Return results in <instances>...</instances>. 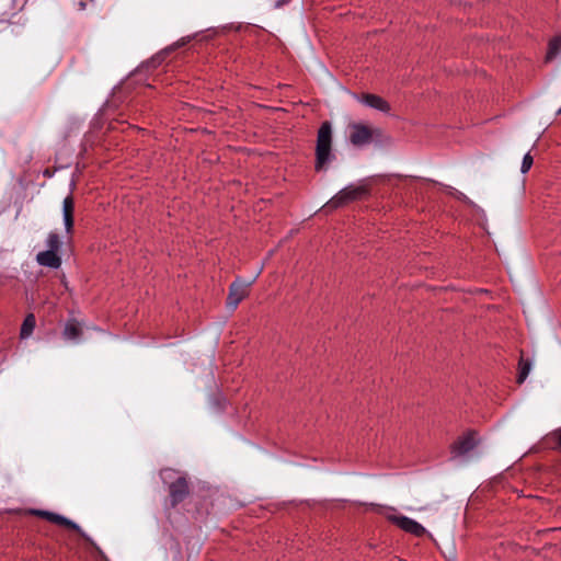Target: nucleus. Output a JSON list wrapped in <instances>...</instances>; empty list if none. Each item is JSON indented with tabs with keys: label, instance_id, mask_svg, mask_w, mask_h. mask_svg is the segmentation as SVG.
<instances>
[{
	"label": "nucleus",
	"instance_id": "nucleus-1",
	"mask_svg": "<svg viewBox=\"0 0 561 561\" xmlns=\"http://www.w3.org/2000/svg\"><path fill=\"white\" fill-rule=\"evenodd\" d=\"M334 158L332 154V126L323 122L318 130L316 145V170L320 171Z\"/></svg>",
	"mask_w": 561,
	"mask_h": 561
},
{
	"label": "nucleus",
	"instance_id": "nucleus-2",
	"mask_svg": "<svg viewBox=\"0 0 561 561\" xmlns=\"http://www.w3.org/2000/svg\"><path fill=\"white\" fill-rule=\"evenodd\" d=\"M348 139L352 145L362 147L373 141H381L383 131L380 128L371 127L362 123H351L348 125Z\"/></svg>",
	"mask_w": 561,
	"mask_h": 561
},
{
	"label": "nucleus",
	"instance_id": "nucleus-3",
	"mask_svg": "<svg viewBox=\"0 0 561 561\" xmlns=\"http://www.w3.org/2000/svg\"><path fill=\"white\" fill-rule=\"evenodd\" d=\"M366 194H368V188L366 186H346L328 201L321 209L328 214L351 202L362 198Z\"/></svg>",
	"mask_w": 561,
	"mask_h": 561
},
{
	"label": "nucleus",
	"instance_id": "nucleus-4",
	"mask_svg": "<svg viewBox=\"0 0 561 561\" xmlns=\"http://www.w3.org/2000/svg\"><path fill=\"white\" fill-rule=\"evenodd\" d=\"M254 278L245 282L242 278H237L229 287V294L227 297V307L230 310H234L241 300L249 294V287L253 284Z\"/></svg>",
	"mask_w": 561,
	"mask_h": 561
},
{
	"label": "nucleus",
	"instance_id": "nucleus-5",
	"mask_svg": "<svg viewBox=\"0 0 561 561\" xmlns=\"http://www.w3.org/2000/svg\"><path fill=\"white\" fill-rule=\"evenodd\" d=\"M477 445L473 432H469L459 437L451 446V454L454 456H463L471 451Z\"/></svg>",
	"mask_w": 561,
	"mask_h": 561
},
{
	"label": "nucleus",
	"instance_id": "nucleus-6",
	"mask_svg": "<svg viewBox=\"0 0 561 561\" xmlns=\"http://www.w3.org/2000/svg\"><path fill=\"white\" fill-rule=\"evenodd\" d=\"M169 492L172 506H175L184 501L188 494V484L185 478H178L173 483H171L169 486Z\"/></svg>",
	"mask_w": 561,
	"mask_h": 561
},
{
	"label": "nucleus",
	"instance_id": "nucleus-7",
	"mask_svg": "<svg viewBox=\"0 0 561 561\" xmlns=\"http://www.w3.org/2000/svg\"><path fill=\"white\" fill-rule=\"evenodd\" d=\"M393 520L401 529L415 536H422L425 533V528L420 523L410 517L398 516L394 517Z\"/></svg>",
	"mask_w": 561,
	"mask_h": 561
},
{
	"label": "nucleus",
	"instance_id": "nucleus-8",
	"mask_svg": "<svg viewBox=\"0 0 561 561\" xmlns=\"http://www.w3.org/2000/svg\"><path fill=\"white\" fill-rule=\"evenodd\" d=\"M359 101L364 103L365 105L381 111L383 113H387L390 111L389 103L382 99L379 95L370 94V93H364L360 95Z\"/></svg>",
	"mask_w": 561,
	"mask_h": 561
},
{
	"label": "nucleus",
	"instance_id": "nucleus-9",
	"mask_svg": "<svg viewBox=\"0 0 561 561\" xmlns=\"http://www.w3.org/2000/svg\"><path fill=\"white\" fill-rule=\"evenodd\" d=\"M36 261L42 266L58 268L61 265V257L54 251H43L36 255Z\"/></svg>",
	"mask_w": 561,
	"mask_h": 561
},
{
	"label": "nucleus",
	"instance_id": "nucleus-10",
	"mask_svg": "<svg viewBox=\"0 0 561 561\" xmlns=\"http://www.w3.org/2000/svg\"><path fill=\"white\" fill-rule=\"evenodd\" d=\"M73 211H75V202L71 196H67L62 202V214H64V222L66 227V231L68 233L72 232L73 229Z\"/></svg>",
	"mask_w": 561,
	"mask_h": 561
},
{
	"label": "nucleus",
	"instance_id": "nucleus-11",
	"mask_svg": "<svg viewBox=\"0 0 561 561\" xmlns=\"http://www.w3.org/2000/svg\"><path fill=\"white\" fill-rule=\"evenodd\" d=\"M35 514H37L38 516L45 517L47 520L55 523L57 525L66 526V527H69L71 529H76V530L79 529V526L76 523H73L72 520L68 519L67 517H65L62 515L47 512V511H35Z\"/></svg>",
	"mask_w": 561,
	"mask_h": 561
},
{
	"label": "nucleus",
	"instance_id": "nucleus-12",
	"mask_svg": "<svg viewBox=\"0 0 561 561\" xmlns=\"http://www.w3.org/2000/svg\"><path fill=\"white\" fill-rule=\"evenodd\" d=\"M82 334L81 324L76 319L67 321L64 329V336L70 341H77Z\"/></svg>",
	"mask_w": 561,
	"mask_h": 561
},
{
	"label": "nucleus",
	"instance_id": "nucleus-13",
	"mask_svg": "<svg viewBox=\"0 0 561 561\" xmlns=\"http://www.w3.org/2000/svg\"><path fill=\"white\" fill-rule=\"evenodd\" d=\"M35 328V317L34 314L30 313L24 319L22 327H21V337L25 339L30 336Z\"/></svg>",
	"mask_w": 561,
	"mask_h": 561
},
{
	"label": "nucleus",
	"instance_id": "nucleus-14",
	"mask_svg": "<svg viewBox=\"0 0 561 561\" xmlns=\"http://www.w3.org/2000/svg\"><path fill=\"white\" fill-rule=\"evenodd\" d=\"M560 47H561V38L554 37L549 42V48H548V53L546 56L547 61H550L558 55Z\"/></svg>",
	"mask_w": 561,
	"mask_h": 561
},
{
	"label": "nucleus",
	"instance_id": "nucleus-15",
	"mask_svg": "<svg viewBox=\"0 0 561 561\" xmlns=\"http://www.w3.org/2000/svg\"><path fill=\"white\" fill-rule=\"evenodd\" d=\"M530 366L531 365L528 360L520 359L519 371L517 374V383H523L526 380V378L530 371Z\"/></svg>",
	"mask_w": 561,
	"mask_h": 561
},
{
	"label": "nucleus",
	"instance_id": "nucleus-16",
	"mask_svg": "<svg viewBox=\"0 0 561 561\" xmlns=\"http://www.w3.org/2000/svg\"><path fill=\"white\" fill-rule=\"evenodd\" d=\"M61 241L59 236L55 232H50L47 238V247L49 251L58 252L60 249Z\"/></svg>",
	"mask_w": 561,
	"mask_h": 561
},
{
	"label": "nucleus",
	"instance_id": "nucleus-17",
	"mask_svg": "<svg viewBox=\"0 0 561 561\" xmlns=\"http://www.w3.org/2000/svg\"><path fill=\"white\" fill-rule=\"evenodd\" d=\"M533 162H534V159L533 157L530 156V153H526L523 158V162H522V168H520V171L522 173H526L528 172V170L531 168L533 165Z\"/></svg>",
	"mask_w": 561,
	"mask_h": 561
},
{
	"label": "nucleus",
	"instance_id": "nucleus-18",
	"mask_svg": "<svg viewBox=\"0 0 561 561\" xmlns=\"http://www.w3.org/2000/svg\"><path fill=\"white\" fill-rule=\"evenodd\" d=\"M449 194L455 196L459 201L470 203L469 198L462 192H460L454 187H450Z\"/></svg>",
	"mask_w": 561,
	"mask_h": 561
},
{
	"label": "nucleus",
	"instance_id": "nucleus-19",
	"mask_svg": "<svg viewBox=\"0 0 561 561\" xmlns=\"http://www.w3.org/2000/svg\"><path fill=\"white\" fill-rule=\"evenodd\" d=\"M551 437L554 439V442L559 445L561 448V427L553 431L551 434Z\"/></svg>",
	"mask_w": 561,
	"mask_h": 561
},
{
	"label": "nucleus",
	"instance_id": "nucleus-20",
	"mask_svg": "<svg viewBox=\"0 0 561 561\" xmlns=\"http://www.w3.org/2000/svg\"><path fill=\"white\" fill-rule=\"evenodd\" d=\"M87 8V2L85 1H79L78 2V9L79 10H84Z\"/></svg>",
	"mask_w": 561,
	"mask_h": 561
},
{
	"label": "nucleus",
	"instance_id": "nucleus-21",
	"mask_svg": "<svg viewBox=\"0 0 561 561\" xmlns=\"http://www.w3.org/2000/svg\"><path fill=\"white\" fill-rule=\"evenodd\" d=\"M288 2H289V0H279V1H277V3H276V5H275V7H276V8H279L280 5H283V4H285V3H288Z\"/></svg>",
	"mask_w": 561,
	"mask_h": 561
},
{
	"label": "nucleus",
	"instance_id": "nucleus-22",
	"mask_svg": "<svg viewBox=\"0 0 561 561\" xmlns=\"http://www.w3.org/2000/svg\"><path fill=\"white\" fill-rule=\"evenodd\" d=\"M171 473H172V471H171V470H163V471L161 472V474H162V478H163V479H164V477L170 476Z\"/></svg>",
	"mask_w": 561,
	"mask_h": 561
},
{
	"label": "nucleus",
	"instance_id": "nucleus-23",
	"mask_svg": "<svg viewBox=\"0 0 561 561\" xmlns=\"http://www.w3.org/2000/svg\"><path fill=\"white\" fill-rule=\"evenodd\" d=\"M558 114H561V107L558 110Z\"/></svg>",
	"mask_w": 561,
	"mask_h": 561
}]
</instances>
